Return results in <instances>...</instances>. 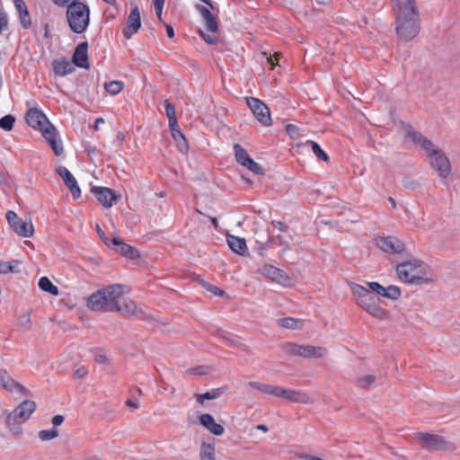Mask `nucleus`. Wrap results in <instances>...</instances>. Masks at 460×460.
<instances>
[{
	"instance_id": "1",
	"label": "nucleus",
	"mask_w": 460,
	"mask_h": 460,
	"mask_svg": "<svg viewBox=\"0 0 460 460\" xmlns=\"http://www.w3.org/2000/svg\"><path fill=\"white\" fill-rule=\"evenodd\" d=\"M122 285H109L88 297L87 307L97 312H118L123 315L137 314V305L133 300L125 297Z\"/></svg>"
},
{
	"instance_id": "2",
	"label": "nucleus",
	"mask_w": 460,
	"mask_h": 460,
	"mask_svg": "<svg viewBox=\"0 0 460 460\" xmlns=\"http://www.w3.org/2000/svg\"><path fill=\"white\" fill-rule=\"evenodd\" d=\"M404 133L409 139L426 152L431 168L438 172V176L443 180L447 179L451 173V164L443 150L438 148L411 125L404 126Z\"/></svg>"
},
{
	"instance_id": "3",
	"label": "nucleus",
	"mask_w": 460,
	"mask_h": 460,
	"mask_svg": "<svg viewBox=\"0 0 460 460\" xmlns=\"http://www.w3.org/2000/svg\"><path fill=\"white\" fill-rule=\"evenodd\" d=\"M398 279L411 285H423L436 280V274L429 265L420 259L411 258L396 265Z\"/></svg>"
},
{
	"instance_id": "4",
	"label": "nucleus",
	"mask_w": 460,
	"mask_h": 460,
	"mask_svg": "<svg viewBox=\"0 0 460 460\" xmlns=\"http://www.w3.org/2000/svg\"><path fill=\"white\" fill-rule=\"evenodd\" d=\"M349 287L351 290L353 299L358 306L363 308L374 318L380 321L389 319L390 313L388 310L380 306L379 296L372 295L366 287L354 282H349Z\"/></svg>"
},
{
	"instance_id": "5",
	"label": "nucleus",
	"mask_w": 460,
	"mask_h": 460,
	"mask_svg": "<svg viewBox=\"0 0 460 460\" xmlns=\"http://www.w3.org/2000/svg\"><path fill=\"white\" fill-rule=\"evenodd\" d=\"M66 20L69 29L76 34L84 32L90 24V7L83 3H74L66 7Z\"/></svg>"
},
{
	"instance_id": "6",
	"label": "nucleus",
	"mask_w": 460,
	"mask_h": 460,
	"mask_svg": "<svg viewBox=\"0 0 460 460\" xmlns=\"http://www.w3.org/2000/svg\"><path fill=\"white\" fill-rule=\"evenodd\" d=\"M36 411V403L31 400H24L6 418V424L14 435H20L22 429L20 424L25 422Z\"/></svg>"
},
{
	"instance_id": "7",
	"label": "nucleus",
	"mask_w": 460,
	"mask_h": 460,
	"mask_svg": "<svg viewBox=\"0 0 460 460\" xmlns=\"http://www.w3.org/2000/svg\"><path fill=\"white\" fill-rule=\"evenodd\" d=\"M415 440L429 450H453L456 448L453 443L445 438L428 432H417L414 434Z\"/></svg>"
},
{
	"instance_id": "8",
	"label": "nucleus",
	"mask_w": 460,
	"mask_h": 460,
	"mask_svg": "<svg viewBox=\"0 0 460 460\" xmlns=\"http://www.w3.org/2000/svg\"><path fill=\"white\" fill-rule=\"evenodd\" d=\"M419 16L395 19V30L398 37L404 41L412 40L419 33Z\"/></svg>"
},
{
	"instance_id": "9",
	"label": "nucleus",
	"mask_w": 460,
	"mask_h": 460,
	"mask_svg": "<svg viewBox=\"0 0 460 460\" xmlns=\"http://www.w3.org/2000/svg\"><path fill=\"white\" fill-rule=\"evenodd\" d=\"M6 220L16 234L22 237H31L34 233V227L31 221L25 222L12 210L6 212Z\"/></svg>"
},
{
	"instance_id": "10",
	"label": "nucleus",
	"mask_w": 460,
	"mask_h": 460,
	"mask_svg": "<svg viewBox=\"0 0 460 460\" xmlns=\"http://www.w3.org/2000/svg\"><path fill=\"white\" fill-rule=\"evenodd\" d=\"M394 19L419 16L415 0H390Z\"/></svg>"
},
{
	"instance_id": "11",
	"label": "nucleus",
	"mask_w": 460,
	"mask_h": 460,
	"mask_svg": "<svg viewBox=\"0 0 460 460\" xmlns=\"http://www.w3.org/2000/svg\"><path fill=\"white\" fill-rule=\"evenodd\" d=\"M234 152L236 161L241 165L246 167L256 175H262L264 173L261 165L256 163L240 144L234 145Z\"/></svg>"
},
{
	"instance_id": "12",
	"label": "nucleus",
	"mask_w": 460,
	"mask_h": 460,
	"mask_svg": "<svg viewBox=\"0 0 460 460\" xmlns=\"http://www.w3.org/2000/svg\"><path fill=\"white\" fill-rule=\"evenodd\" d=\"M245 100L258 121L264 126H270L271 124V117L268 106L254 97H246Z\"/></svg>"
},
{
	"instance_id": "13",
	"label": "nucleus",
	"mask_w": 460,
	"mask_h": 460,
	"mask_svg": "<svg viewBox=\"0 0 460 460\" xmlns=\"http://www.w3.org/2000/svg\"><path fill=\"white\" fill-rule=\"evenodd\" d=\"M274 396L302 404H313L314 402V399L303 391L285 389L280 386H276Z\"/></svg>"
},
{
	"instance_id": "14",
	"label": "nucleus",
	"mask_w": 460,
	"mask_h": 460,
	"mask_svg": "<svg viewBox=\"0 0 460 460\" xmlns=\"http://www.w3.org/2000/svg\"><path fill=\"white\" fill-rule=\"evenodd\" d=\"M0 385L9 393L21 396L30 395V391L25 386L14 381L8 372L2 368H0Z\"/></svg>"
},
{
	"instance_id": "15",
	"label": "nucleus",
	"mask_w": 460,
	"mask_h": 460,
	"mask_svg": "<svg viewBox=\"0 0 460 460\" xmlns=\"http://www.w3.org/2000/svg\"><path fill=\"white\" fill-rule=\"evenodd\" d=\"M40 130L41 131L44 138L51 146L55 155L57 156L61 155L63 154L64 148L55 127L50 124V122H49V125L46 124L44 127H42V129Z\"/></svg>"
},
{
	"instance_id": "16",
	"label": "nucleus",
	"mask_w": 460,
	"mask_h": 460,
	"mask_svg": "<svg viewBox=\"0 0 460 460\" xmlns=\"http://www.w3.org/2000/svg\"><path fill=\"white\" fill-rule=\"evenodd\" d=\"M376 245L391 254L402 253L405 250L404 243L394 236L379 237L376 239Z\"/></svg>"
},
{
	"instance_id": "17",
	"label": "nucleus",
	"mask_w": 460,
	"mask_h": 460,
	"mask_svg": "<svg viewBox=\"0 0 460 460\" xmlns=\"http://www.w3.org/2000/svg\"><path fill=\"white\" fill-rule=\"evenodd\" d=\"M91 192L104 208H111L118 199L114 190L107 187L94 186Z\"/></svg>"
},
{
	"instance_id": "18",
	"label": "nucleus",
	"mask_w": 460,
	"mask_h": 460,
	"mask_svg": "<svg viewBox=\"0 0 460 460\" xmlns=\"http://www.w3.org/2000/svg\"><path fill=\"white\" fill-rule=\"evenodd\" d=\"M141 26L140 12L137 5H135L127 18L126 25L123 29V35L126 39H130Z\"/></svg>"
},
{
	"instance_id": "19",
	"label": "nucleus",
	"mask_w": 460,
	"mask_h": 460,
	"mask_svg": "<svg viewBox=\"0 0 460 460\" xmlns=\"http://www.w3.org/2000/svg\"><path fill=\"white\" fill-rule=\"evenodd\" d=\"M56 172L62 178L66 186L70 190L73 198L77 199L81 196V190L76 179L65 166L58 167Z\"/></svg>"
},
{
	"instance_id": "20",
	"label": "nucleus",
	"mask_w": 460,
	"mask_h": 460,
	"mask_svg": "<svg viewBox=\"0 0 460 460\" xmlns=\"http://www.w3.org/2000/svg\"><path fill=\"white\" fill-rule=\"evenodd\" d=\"M25 119L28 125L35 129H42V127L49 125V122L46 115L36 108L29 109Z\"/></svg>"
},
{
	"instance_id": "21",
	"label": "nucleus",
	"mask_w": 460,
	"mask_h": 460,
	"mask_svg": "<svg viewBox=\"0 0 460 460\" xmlns=\"http://www.w3.org/2000/svg\"><path fill=\"white\" fill-rule=\"evenodd\" d=\"M259 273L280 284H283L289 279V277L284 272V270L270 264L263 265L259 270Z\"/></svg>"
},
{
	"instance_id": "22",
	"label": "nucleus",
	"mask_w": 460,
	"mask_h": 460,
	"mask_svg": "<svg viewBox=\"0 0 460 460\" xmlns=\"http://www.w3.org/2000/svg\"><path fill=\"white\" fill-rule=\"evenodd\" d=\"M73 63L81 68H89L88 43L86 41L78 44L73 54Z\"/></svg>"
},
{
	"instance_id": "23",
	"label": "nucleus",
	"mask_w": 460,
	"mask_h": 460,
	"mask_svg": "<svg viewBox=\"0 0 460 460\" xmlns=\"http://www.w3.org/2000/svg\"><path fill=\"white\" fill-rule=\"evenodd\" d=\"M18 13L20 24L22 29L29 30L32 25V19L28 6L23 0H13Z\"/></svg>"
},
{
	"instance_id": "24",
	"label": "nucleus",
	"mask_w": 460,
	"mask_h": 460,
	"mask_svg": "<svg viewBox=\"0 0 460 460\" xmlns=\"http://www.w3.org/2000/svg\"><path fill=\"white\" fill-rule=\"evenodd\" d=\"M199 420L207 430L215 436H221L225 432L224 427L217 423L215 418L209 413L201 414Z\"/></svg>"
},
{
	"instance_id": "25",
	"label": "nucleus",
	"mask_w": 460,
	"mask_h": 460,
	"mask_svg": "<svg viewBox=\"0 0 460 460\" xmlns=\"http://www.w3.org/2000/svg\"><path fill=\"white\" fill-rule=\"evenodd\" d=\"M111 246H115L116 252H119L126 258L136 259L139 257L137 250L133 246L123 243L120 239L113 237L111 239Z\"/></svg>"
},
{
	"instance_id": "26",
	"label": "nucleus",
	"mask_w": 460,
	"mask_h": 460,
	"mask_svg": "<svg viewBox=\"0 0 460 460\" xmlns=\"http://www.w3.org/2000/svg\"><path fill=\"white\" fill-rule=\"evenodd\" d=\"M327 354V349L322 346L302 345L299 357L320 358Z\"/></svg>"
},
{
	"instance_id": "27",
	"label": "nucleus",
	"mask_w": 460,
	"mask_h": 460,
	"mask_svg": "<svg viewBox=\"0 0 460 460\" xmlns=\"http://www.w3.org/2000/svg\"><path fill=\"white\" fill-rule=\"evenodd\" d=\"M199 12L200 13L204 22L206 28L210 32H216L217 31V22L215 16L211 13V12L203 5L197 6Z\"/></svg>"
},
{
	"instance_id": "28",
	"label": "nucleus",
	"mask_w": 460,
	"mask_h": 460,
	"mask_svg": "<svg viewBox=\"0 0 460 460\" xmlns=\"http://www.w3.org/2000/svg\"><path fill=\"white\" fill-rule=\"evenodd\" d=\"M227 243L233 252L240 255H244L247 252V245L243 238L229 235L227 237Z\"/></svg>"
},
{
	"instance_id": "29",
	"label": "nucleus",
	"mask_w": 460,
	"mask_h": 460,
	"mask_svg": "<svg viewBox=\"0 0 460 460\" xmlns=\"http://www.w3.org/2000/svg\"><path fill=\"white\" fill-rule=\"evenodd\" d=\"M170 129H171V133H172V138L176 142L178 149L181 153H187L188 149H189L188 143H187V140L185 138V136L180 130L179 127L178 126L177 127H172V128H170Z\"/></svg>"
},
{
	"instance_id": "30",
	"label": "nucleus",
	"mask_w": 460,
	"mask_h": 460,
	"mask_svg": "<svg viewBox=\"0 0 460 460\" xmlns=\"http://www.w3.org/2000/svg\"><path fill=\"white\" fill-rule=\"evenodd\" d=\"M199 460H216V449L213 443L202 442L199 449Z\"/></svg>"
},
{
	"instance_id": "31",
	"label": "nucleus",
	"mask_w": 460,
	"mask_h": 460,
	"mask_svg": "<svg viewBox=\"0 0 460 460\" xmlns=\"http://www.w3.org/2000/svg\"><path fill=\"white\" fill-rule=\"evenodd\" d=\"M53 70L57 75L65 76L68 74H71L74 68L68 61L61 59L54 61Z\"/></svg>"
},
{
	"instance_id": "32",
	"label": "nucleus",
	"mask_w": 460,
	"mask_h": 460,
	"mask_svg": "<svg viewBox=\"0 0 460 460\" xmlns=\"http://www.w3.org/2000/svg\"><path fill=\"white\" fill-rule=\"evenodd\" d=\"M278 324L286 329L295 330L303 327V322L300 319L294 317H285L278 320Z\"/></svg>"
},
{
	"instance_id": "33",
	"label": "nucleus",
	"mask_w": 460,
	"mask_h": 460,
	"mask_svg": "<svg viewBox=\"0 0 460 460\" xmlns=\"http://www.w3.org/2000/svg\"><path fill=\"white\" fill-rule=\"evenodd\" d=\"M225 392L224 388H217L211 391L206 392L204 394H195V398L197 402L200 404H203L205 400H214L218 398Z\"/></svg>"
},
{
	"instance_id": "34",
	"label": "nucleus",
	"mask_w": 460,
	"mask_h": 460,
	"mask_svg": "<svg viewBox=\"0 0 460 460\" xmlns=\"http://www.w3.org/2000/svg\"><path fill=\"white\" fill-rule=\"evenodd\" d=\"M39 288L52 296H58L59 290L48 277H41L39 280Z\"/></svg>"
},
{
	"instance_id": "35",
	"label": "nucleus",
	"mask_w": 460,
	"mask_h": 460,
	"mask_svg": "<svg viewBox=\"0 0 460 460\" xmlns=\"http://www.w3.org/2000/svg\"><path fill=\"white\" fill-rule=\"evenodd\" d=\"M105 91L111 95H117L123 91L125 84L124 82L119 80H113L106 82L103 85Z\"/></svg>"
},
{
	"instance_id": "36",
	"label": "nucleus",
	"mask_w": 460,
	"mask_h": 460,
	"mask_svg": "<svg viewBox=\"0 0 460 460\" xmlns=\"http://www.w3.org/2000/svg\"><path fill=\"white\" fill-rule=\"evenodd\" d=\"M21 264L20 261L14 260L12 261H0V274H8V273H18L20 272L17 270V267Z\"/></svg>"
},
{
	"instance_id": "37",
	"label": "nucleus",
	"mask_w": 460,
	"mask_h": 460,
	"mask_svg": "<svg viewBox=\"0 0 460 460\" xmlns=\"http://www.w3.org/2000/svg\"><path fill=\"white\" fill-rule=\"evenodd\" d=\"M247 385L250 386L251 388L256 389L265 394H270V395L274 396L275 389H276L275 385H267V384L255 382V381H250L247 384Z\"/></svg>"
},
{
	"instance_id": "38",
	"label": "nucleus",
	"mask_w": 460,
	"mask_h": 460,
	"mask_svg": "<svg viewBox=\"0 0 460 460\" xmlns=\"http://www.w3.org/2000/svg\"><path fill=\"white\" fill-rule=\"evenodd\" d=\"M164 108L166 115L168 117L169 127H177L178 122L174 106L168 100H165Z\"/></svg>"
},
{
	"instance_id": "39",
	"label": "nucleus",
	"mask_w": 460,
	"mask_h": 460,
	"mask_svg": "<svg viewBox=\"0 0 460 460\" xmlns=\"http://www.w3.org/2000/svg\"><path fill=\"white\" fill-rule=\"evenodd\" d=\"M375 381H376V376L374 375H365V376H359L357 379L356 385L359 388L367 389Z\"/></svg>"
},
{
	"instance_id": "40",
	"label": "nucleus",
	"mask_w": 460,
	"mask_h": 460,
	"mask_svg": "<svg viewBox=\"0 0 460 460\" xmlns=\"http://www.w3.org/2000/svg\"><path fill=\"white\" fill-rule=\"evenodd\" d=\"M307 144L311 146L313 153L319 160L324 162H327L329 160L328 155L321 148V146L316 142L307 141Z\"/></svg>"
},
{
	"instance_id": "41",
	"label": "nucleus",
	"mask_w": 460,
	"mask_h": 460,
	"mask_svg": "<svg viewBox=\"0 0 460 460\" xmlns=\"http://www.w3.org/2000/svg\"><path fill=\"white\" fill-rule=\"evenodd\" d=\"M401 296V290L397 286L391 285L385 288L383 297H386L392 300H397Z\"/></svg>"
},
{
	"instance_id": "42",
	"label": "nucleus",
	"mask_w": 460,
	"mask_h": 460,
	"mask_svg": "<svg viewBox=\"0 0 460 460\" xmlns=\"http://www.w3.org/2000/svg\"><path fill=\"white\" fill-rule=\"evenodd\" d=\"M15 122V118L11 115H5L0 119V128L5 131H10L13 129Z\"/></svg>"
},
{
	"instance_id": "43",
	"label": "nucleus",
	"mask_w": 460,
	"mask_h": 460,
	"mask_svg": "<svg viewBox=\"0 0 460 460\" xmlns=\"http://www.w3.org/2000/svg\"><path fill=\"white\" fill-rule=\"evenodd\" d=\"M58 436V431L56 429H44L39 432V438L42 441L51 440Z\"/></svg>"
},
{
	"instance_id": "44",
	"label": "nucleus",
	"mask_w": 460,
	"mask_h": 460,
	"mask_svg": "<svg viewBox=\"0 0 460 460\" xmlns=\"http://www.w3.org/2000/svg\"><path fill=\"white\" fill-rule=\"evenodd\" d=\"M301 347H302V345L289 342V343L286 344L285 349H286V352L288 355L299 356L300 352H301Z\"/></svg>"
},
{
	"instance_id": "45",
	"label": "nucleus",
	"mask_w": 460,
	"mask_h": 460,
	"mask_svg": "<svg viewBox=\"0 0 460 460\" xmlns=\"http://www.w3.org/2000/svg\"><path fill=\"white\" fill-rule=\"evenodd\" d=\"M367 287L376 295L383 296V293L385 292V287L376 281L367 282Z\"/></svg>"
},
{
	"instance_id": "46",
	"label": "nucleus",
	"mask_w": 460,
	"mask_h": 460,
	"mask_svg": "<svg viewBox=\"0 0 460 460\" xmlns=\"http://www.w3.org/2000/svg\"><path fill=\"white\" fill-rule=\"evenodd\" d=\"M204 287L208 291L211 292L215 296H224L226 295V292L224 290L220 289L219 288L214 285L207 283L204 285Z\"/></svg>"
},
{
	"instance_id": "47",
	"label": "nucleus",
	"mask_w": 460,
	"mask_h": 460,
	"mask_svg": "<svg viewBox=\"0 0 460 460\" xmlns=\"http://www.w3.org/2000/svg\"><path fill=\"white\" fill-rule=\"evenodd\" d=\"M96 231L100 238L102 240V242L108 246L111 247V239L108 236H106L104 231L100 227L99 225H96Z\"/></svg>"
},
{
	"instance_id": "48",
	"label": "nucleus",
	"mask_w": 460,
	"mask_h": 460,
	"mask_svg": "<svg viewBox=\"0 0 460 460\" xmlns=\"http://www.w3.org/2000/svg\"><path fill=\"white\" fill-rule=\"evenodd\" d=\"M403 186H404V188H406L408 190H414L420 187V183H419V181H417L413 179H406L403 181Z\"/></svg>"
},
{
	"instance_id": "49",
	"label": "nucleus",
	"mask_w": 460,
	"mask_h": 460,
	"mask_svg": "<svg viewBox=\"0 0 460 460\" xmlns=\"http://www.w3.org/2000/svg\"><path fill=\"white\" fill-rule=\"evenodd\" d=\"M8 26L7 15L0 10V33L6 30Z\"/></svg>"
},
{
	"instance_id": "50",
	"label": "nucleus",
	"mask_w": 460,
	"mask_h": 460,
	"mask_svg": "<svg viewBox=\"0 0 460 460\" xmlns=\"http://www.w3.org/2000/svg\"><path fill=\"white\" fill-rule=\"evenodd\" d=\"M52 2L60 7H68L71 4H74V3H79L80 0H52Z\"/></svg>"
},
{
	"instance_id": "51",
	"label": "nucleus",
	"mask_w": 460,
	"mask_h": 460,
	"mask_svg": "<svg viewBox=\"0 0 460 460\" xmlns=\"http://www.w3.org/2000/svg\"><path fill=\"white\" fill-rule=\"evenodd\" d=\"M271 224L275 228H277L278 230H279L281 232L287 233L288 231V226L281 221L274 220L271 222Z\"/></svg>"
},
{
	"instance_id": "52",
	"label": "nucleus",
	"mask_w": 460,
	"mask_h": 460,
	"mask_svg": "<svg viewBox=\"0 0 460 460\" xmlns=\"http://www.w3.org/2000/svg\"><path fill=\"white\" fill-rule=\"evenodd\" d=\"M199 32L200 36L203 38V40H204L207 43L211 44V45H213V44H216V43H217V38H216V37H214V36H210V35H208V34H206V33H204L201 30H199Z\"/></svg>"
},
{
	"instance_id": "53",
	"label": "nucleus",
	"mask_w": 460,
	"mask_h": 460,
	"mask_svg": "<svg viewBox=\"0 0 460 460\" xmlns=\"http://www.w3.org/2000/svg\"><path fill=\"white\" fill-rule=\"evenodd\" d=\"M88 374V370L85 367H79L78 369L75 370V376L76 378H84L87 376Z\"/></svg>"
},
{
	"instance_id": "54",
	"label": "nucleus",
	"mask_w": 460,
	"mask_h": 460,
	"mask_svg": "<svg viewBox=\"0 0 460 460\" xmlns=\"http://www.w3.org/2000/svg\"><path fill=\"white\" fill-rule=\"evenodd\" d=\"M286 130L290 137H295V135L298 132V128L296 125L288 124Z\"/></svg>"
},
{
	"instance_id": "55",
	"label": "nucleus",
	"mask_w": 460,
	"mask_h": 460,
	"mask_svg": "<svg viewBox=\"0 0 460 460\" xmlns=\"http://www.w3.org/2000/svg\"><path fill=\"white\" fill-rule=\"evenodd\" d=\"M64 422V417L62 415H55L52 418V424L54 426H59Z\"/></svg>"
},
{
	"instance_id": "56",
	"label": "nucleus",
	"mask_w": 460,
	"mask_h": 460,
	"mask_svg": "<svg viewBox=\"0 0 460 460\" xmlns=\"http://www.w3.org/2000/svg\"><path fill=\"white\" fill-rule=\"evenodd\" d=\"M279 54H275L268 58V62L271 65L272 68L275 65H278Z\"/></svg>"
},
{
	"instance_id": "57",
	"label": "nucleus",
	"mask_w": 460,
	"mask_h": 460,
	"mask_svg": "<svg viewBox=\"0 0 460 460\" xmlns=\"http://www.w3.org/2000/svg\"><path fill=\"white\" fill-rule=\"evenodd\" d=\"M154 8H155V11L158 20L160 22H163L162 12H163L164 6H154Z\"/></svg>"
},
{
	"instance_id": "58",
	"label": "nucleus",
	"mask_w": 460,
	"mask_h": 460,
	"mask_svg": "<svg viewBox=\"0 0 460 460\" xmlns=\"http://www.w3.org/2000/svg\"><path fill=\"white\" fill-rule=\"evenodd\" d=\"M165 27H166V33H167V36L169 38H172L174 36V31H173V28L169 25V24H165Z\"/></svg>"
},
{
	"instance_id": "59",
	"label": "nucleus",
	"mask_w": 460,
	"mask_h": 460,
	"mask_svg": "<svg viewBox=\"0 0 460 460\" xmlns=\"http://www.w3.org/2000/svg\"><path fill=\"white\" fill-rule=\"evenodd\" d=\"M276 239L278 240L279 244L288 245V242L287 240H285L282 236L278 235V236H276Z\"/></svg>"
},
{
	"instance_id": "60",
	"label": "nucleus",
	"mask_w": 460,
	"mask_h": 460,
	"mask_svg": "<svg viewBox=\"0 0 460 460\" xmlns=\"http://www.w3.org/2000/svg\"><path fill=\"white\" fill-rule=\"evenodd\" d=\"M96 361L99 364H104L107 361V358L105 356H103V355H100V356L96 357Z\"/></svg>"
},
{
	"instance_id": "61",
	"label": "nucleus",
	"mask_w": 460,
	"mask_h": 460,
	"mask_svg": "<svg viewBox=\"0 0 460 460\" xmlns=\"http://www.w3.org/2000/svg\"><path fill=\"white\" fill-rule=\"evenodd\" d=\"M154 6H164L165 0H152Z\"/></svg>"
},
{
	"instance_id": "62",
	"label": "nucleus",
	"mask_w": 460,
	"mask_h": 460,
	"mask_svg": "<svg viewBox=\"0 0 460 460\" xmlns=\"http://www.w3.org/2000/svg\"><path fill=\"white\" fill-rule=\"evenodd\" d=\"M100 123H104V119L102 118L96 119L94 123V129H98V125H100Z\"/></svg>"
},
{
	"instance_id": "63",
	"label": "nucleus",
	"mask_w": 460,
	"mask_h": 460,
	"mask_svg": "<svg viewBox=\"0 0 460 460\" xmlns=\"http://www.w3.org/2000/svg\"><path fill=\"white\" fill-rule=\"evenodd\" d=\"M211 223L213 224L215 228L218 227V221L216 217H210Z\"/></svg>"
},
{
	"instance_id": "64",
	"label": "nucleus",
	"mask_w": 460,
	"mask_h": 460,
	"mask_svg": "<svg viewBox=\"0 0 460 460\" xmlns=\"http://www.w3.org/2000/svg\"><path fill=\"white\" fill-rule=\"evenodd\" d=\"M126 404L130 407L137 408V404L130 400H128L126 402Z\"/></svg>"
}]
</instances>
